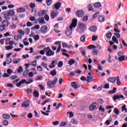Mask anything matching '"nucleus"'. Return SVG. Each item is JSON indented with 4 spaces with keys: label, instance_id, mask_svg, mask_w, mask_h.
Masks as SVG:
<instances>
[{
    "label": "nucleus",
    "instance_id": "1",
    "mask_svg": "<svg viewBox=\"0 0 127 127\" xmlns=\"http://www.w3.org/2000/svg\"><path fill=\"white\" fill-rule=\"evenodd\" d=\"M76 26H77V19H73L71 24L69 26V28H67V30L65 31V34L67 36H69L72 34V30H73V28H75Z\"/></svg>",
    "mask_w": 127,
    "mask_h": 127
},
{
    "label": "nucleus",
    "instance_id": "2",
    "mask_svg": "<svg viewBox=\"0 0 127 127\" xmlns=\"http://www.w3.org/2000/svg\"><path fill=\"white\" fill-rule=\"evenodd\" d=\"M44 51L46 52V55L48 57H50L51 56H54L55 53L49 47H47L44 49Z\"/></svg>",
    "mask_w": 127,
    "mask_h": 127
},
{
    "label": "nucleus",
    "instance_id": "3",
    "mask_svg": "<svg viewBox=\"0 0 127 127\" xmlns=\"http://www.w3.org/2000/svg\"><path fill=\"white\" fill-rule=\"evenodd\" d=\"M61 5H62L61 2H58L53 6V8L56 9V10H58V9L61 7Z\"/></svg>",
    "mask_w": 127,
    "mask_h": 127
},
{
    "label": "nucleus",
    "instance_id": "4",
    "mask_svg": "<svg viewBox=\"0 0 127 127\" xmlns=\"http://www.w3.org/2000/svg\"><path fill=\"white\" fill-rule=\"evenodd\" d=\"M75 13L77 17H82V16H84V11L82 10H77Z\"/></svg>",
    "mask_w": 127,
    "mask_h": 127
},
{
    "label": "nucleus",
    "instance_id": "5",
    "mask_svg": "<svg viewBox=\"0 0 127 127\" xmlns=\"http://www.w3.org/2000/svg\"><path fill=\"white\" fill-rule=\"evenodd\" d=\"M89 110L91 112H93L94 110H97V103H93L92 105H90L89 107Z\"/></svg>",
    "mask_w": 127,
    "mask_h": 127
},
{
    "label": "nucleus",
    "instance_id": "6",
    "mask_svg": "<svg viewBox=\"0 0 127 127\" xmlns=\"http://www.w3.org/2000/svg\"><path fill=\"white\" fill-rule=\"evenodd\" d=\"M29 100H27L26 102H24L21 104L22 108H28L29 107Z\"/></svg>",
    "mask_w": 127,
    "mask_h": 127
},
{
    "label": "nucleus",
    "instance_id": "7",
    "mask_svg": "<svg viewBox=\"0 0 127 127\" xmlns=\"http://www.w3.org/2000/svg\"><path fill=\"white\" fill-rule=\"evenodd\" d=\"M78 28L80 30L83 31L84 30V28H86V25H85L84 23H80L78 24Z\"/></svg>",
    "mask_w": 127,
    "mask_h": 127
},
{
    "label": "nucleus",
    "instance_id": "8",
    "mask_svg": "<svg viewBox=\"0 0 127 127\" xmlns=\"http://www.w3.org/2000/svg\"><path fill=\"white\" fill-rule=\"evenodd\" d=\"M47 30H48V28L47 27V26H46V25H44V26H42L41 28V31L43 33H45V32H46V31H47Z\"/></svg>",
    "mask_w": 127,
    "mask_h": 127
},
{
    "label": "nucleus",
    "instance_id": "9",
    "mask_svg": "<svg viewBox=\"0 0 127 127\" xmlns=\"http://www.w3.org/2000/svg\"><path fill=\"white\" fill-rule=\"evenodd\" d=\"M48 87L49 88H54V86H55V84L53 82V81L50 80L47 82Z\"/></svg>",
    "mask_w": 127,
    "mask_h": 127
},
{
    "label": "nucleus",
    "instance_id": "10",
    "mask_svg": "<svg viewBox=\"0 0 127 127\" xmlns=\"http://www.w3.org/2000/svg\"><path fill=\"white\" fill-rule=\"evenodd\" d=\"M118 99H124L125 100V97L123 95H115L113 97V100H118Z\"/></svg>",
    "mask_w": 127,
    "mask_h": 127
},
{
    "label": "nucleus",
    "instance_id": "11",
    "mask_svg": "<svg viewBox=\"0 0 127 127\" xmlns=\"http://www.w3.org/2000/svg\"><path fill=\"white\" fill-rule=\"evenodd\" d=\"M57 11H53L51 14V18H52V19H54V18H55L57 16Z\"/></svg>",
    "mask_w": 127,
    "mask_h": 127
},
{
    "label": "nucleus",
    "instance_id": "12",
    "mask_svg": "<svg viewBox=\"0 0 127 127\" xmlns=\"http://www.w3.org/2000/svg\"><path fill=\"white\" fill-rule=\"evenodd\" d=\"M38 20L39 24H45V23H46V22H45L44 20V18L43 17L39 18Z\"/></svg>",
    "mask_w": 127,
    "mask_h": 127
},
{
    "label": "nucleus",
    "instance_id": "13",
    "mask_svg": "<svg viewBox=\"0 0 127 127\" xmlns=\"http://www.w3.org/2000/svg\"><path fill=\"white\" fill-rule=\"evenodd\" d=\"M118 24H115L114 31H115V32H117V33H120V32H121V31L120 30V29H119V28H118Z\"/></svg>",
    "mask_w": 127,
    "mask_h": 127
},
{
    "label": "nucleus",
    "instance_id": "14",
    "mask_svg": "<svg viewBox=\"0 0 127 127\" xmlns=\"http://www.w3.org/2000/svg\"><path fill=\"white\" fill-rule=\"evenodd\" d=\"M80 41L82 43H85L86 42V36L85 35H82L80 38Z\"/></svg>",
    "mask_w": 127,
    "mask_h": 127
},
{
    "label": "nucleus",
    "instance_id": "15",
    "mask_svg": "<svg viewBox=\"0 0 127 127\" xmlns=\"http://www.w3.org/2000/svg\"><path fill=\"white\" fill-rule=\"evenodd\" d=\"M2 24L5 27H7V26H8V24H9V22L7 20H4L2 22Z\"/></svg>",
    "mask_w": 127,
    "mask_h": 127
},
{
    "label": "nucleus",
    "instance_id": "16",
    "mask_svg": "<svg viewBox=\"0 0 127 127\" xmlns=\"http://www.w3.org/2000/svg\"><path fill=\"white\" fill-rule=\"evenodd\" d=\"M56 66V61H54L52 62V63L51 64V65H50L49 67L50 69H52L53 68H55Z\"/></svg>",
    "mask_w": 127,
    "mask_h": 127
},
{
    "label": "nucleus",
    "instance_id": "17",
    "mask_svg": "<svg viewBox=\"0 0 127 127\" xmlns=\"http://www.w3.org/2000/svg\"><path fill=\"white\" fill-rule=\"evenodd\" d=\"M116 80H117V77H109L108 78V81H109V82H111V83H115V82H116Z\"/></svg>",
    "mask_w": 127,
    "mask_h": 127
},
{
    "label": "nucleus",
    "instance_id": "18",
    "mask_svg": "<svg viewBox=\"0 0 127 127\" xmlns=\"http://www.w3.org/2000/svg\"><path fill=\"white\" fill-rule=\"evenodd\" d=\"M77 82H74V81L72 82L71 83V86L72 88H73V89H77L78 85L77 84Z\"/></svg>",
    "mask_w": 127,
    "mask_h": 127
},
{
    "label": "nucleus",
    "instance_id": "19",
    "mask_svg": "<svg viewBox=\"0 0 127 127\" xmlns=\"http://www.w3.org/2000/svg\"><path fill=\"white\" fill-rule=\"evenodd\" d=\"M25 11V8L24 7H20L16 9L17 12H24Z\"/></svg>",
    "mask_w": 127,
    "mask_h": 127
},
{
    "label": "nucleus",
    "instance_id": "20",
    "mask_svg": "<svg viewBox=\"0 0 127 127\" xmlns=\"http://www.w3.org/2000/svg\"><path fill=\"white\" fill-rule=\"evenodd\" d=\"M89 30L92 32H95V31H97V27L92 26L89 28Z\"/></svg>",
    "mask_w": 127,
    "mask_h": 127
},
{
    "label": "nucleus",
    "instance_id": "21",
    "mask_svg": "<svg viewBox=\"0 0 127 127\" xmlns=\"http://www.w3.org/2000/svg\"><path fill=\"white\" fill-rule=\"evenodd\" d=\"M4 18H5V19H10V16L8 12H6L5 13H4Z\"/></svg>",
    "mask_w": 127,
    "mask_h": 127
},
{
    "label": "nucleus",
    "instance_id": "22",
    "mask_svg": "<svg viewBox=\"0 0 127 127\" xmlns=\"http://www.w3.org/2000/svg\"><path fill=\"white\" fill-rule=\"evenodd\" d=\"M99 22H104L105 21V16L101 15L98 17Z\"/></svg>",
    "mask_w": 127,
    "mask_h": 127
},
{
    "label": "nucleus",
    "instance_id": "23",
    "mask_svg": "<svg viewBox=\"0 0 127 127\" xmlns=\"http://www.w3.org/2000/svg\"><path fill=\"white\" fill-rule=\"evenodd\" d=\"M86 82H87V83H91V82H93V77L87 76L86 77Z\"/></svg>",
    "mask_w": 127,
    "mask_h": 127
},
{
    "label": "nucleus",
    "instance_id": "24",
    "mask_svg": "<svg viewBox=\"0 0 127 127\" xmlns=\"http://www.w3.org/2000/svg\"><path fill=\"white\" fill-rule=\"evenodd\" d=\"M46 13V11L45 10H41L38 12V16H42L44 15V14Z\"/></svg>",
    "mask_w": 127,
    "mask_h": 127
},
{
    "label": "nucleus",
    "instance_id": "25",
    "mask_svg": "<svg viewBox=\"0 0 127 127\" xmlns=\"http://www.w3.org/2000/svg\"><path fill=\"white\" fill-rule=\"evenodd\" d=\"M14 39H15V40H16V41H18L19 39H21V35H18L14 36Z\"/></svg>",
    "mask_w": 127,
    "mask_h": 127
},
{
    "label": "nucleus",
    "instance_id": "26",
    "mask_svg": "<svg viewBox=\"0 0 127 127\" xmlns=\"http://www.w3.org/2000/svg\"><path fill=\"white\" fill-rule=\"evenodd\" d=\"M7 12H8V13L10 15V16H12L13 15H14V14H15V13L14 12V10H9Z\"/></svg>",
    "mask_w": 127,
    "mask_h": 127
},
{
    "label": "nucleus",
    "instance_id": "27",
    "mask_svg": "<svg viewBox=\"0 0 127 127\" xmlns=\"http://www.w3.org/2000/svg\"><path fill=\"white\" fill-rule=\"evenodd\" d=\"M94 7L98 8H100V6H102V4H101V3L97 2L94 4Z\"/></svg>",
    "mask_w": 127,
    "mask_h": 127
},
{
    "label": "nucleus",
    "instance_id": "28",
    "mask_svg": "<svg viewBox=\"0 0 127 127\" xmlns=\"http://www.w3.org/2000/svg\"><path fill=\"white\" fill-rule=\"evenodd\" d=\"M34 97L35 98H38L39 97V93L37 90H35L33 92Z\"/></svg>",
    "mask_w": 127,
    "mask_h": 127
},
{
    "label": "nucleus",
    "instance_id": "29",
    "mask_svg": "<svg viewBox=\"0 0 127 127\" xmlns=\"http://www.w3.org/2000/svg\"><path fill=\"white\" fill-rule=\"evenodd\" d=\"M41 66L46 69L47 71H49V69L47 68V64H45L44 63H42L41 64Z\"/></svg>",
    "mask_w": 127,
    "mask_h": 127
},
{
    "label": "nucleus",
    "instance_id": "30",
    "mask_svg": "<svg viewBox=\"0 0 127 127\" xmlns=\"http://www.w3.org/2000/svg\"><path fill=\"white\" fill-rule=\"evenodd\" d=\"M2 117L3 119L7 120V119H9V118H10V116L7 114H4L2 115Z\"/></svg>",
    "mask_w": 127,
    "mask_h": 127
},
{
    "label": "nucleus",
    "instance_id": "31",
    "mask_svg": "<svg viewBox=\"0 0 127 127\" xmlns=\"http://www.w3.org/2000/svg\"><path fill=\"white\" fill-rule=\"evenodd\" d=\"M70 123H71L72 125H78V121L76 120V119H71L70 121Z\"/></svg>",
    "mask_w": 127,
    "mask_h": 127
},
{
    "label": "nucleus",
    "instance_id": "32",
    "mask_svg": "<svg viewBox=\"0 0 127 127\" xmlns=\"http://www.w3.org/2000/svg\"><path fill=\"white\" fill-rule=\"evenodd\" d=\"M112 40L115 42V43H116V44H119V41L118 40V39L116 38L115 36H113L112 37Z\"/></svg>",
    "mask_w": 127,
    "mask_h": 127
},
{
    "label": "nucleus",
    "instance_id": "33",
    "mask_svg": "<svg viewBox=\"0 0 127 127\" xmlns=\"http://www.w3.org/2000/svg\"><path fill=\"white\" fill-rule=\"evenodd\" d=\"M17 32L19 34H20V35H24V31L21 30V29H18Z\"/></svg>",
    "mask_w": 127,
    "mask_h": 127
},
{
    "label": "nucleus",
    "instance_id": "34",
    "mask_svg": "<svg viewBox=\"0 0 127 127\" xmlns=\"http://www.w3.org/2000/svg\"><path fill=\"white\" fill-rule=\"evenodd\" d=\"M73 64H75V60L74 59H70L68 61V65H72Z\"/></svg>",
    "mask_w": 127,
    "mask_h": 127
},
{
    "label": "nucleus",
    "instance_id": "35",
    "mask_svg": "<svg viewBox=\"0 0 127 127\" xmlns=\"http://www.w3.org/2000/svg\"><path fill=\"white\" fill-rule=\"evenodd\" d=\"M6 64H10V63H11V62H12V60H11V59L10 58H7L6 59Z\"/></svg>",
    "mask_w": 127,
    "mask_h": 127
},
{
    "label": "nucleus",
    "instance_id": "36",
    "mask_svg": "<svg viewBox=\"0 0 127 127\" xmlns=\"http://www.w3.org/2000/svg\"><path fill=\"white\" fill-rule=\"evenodd\" d=\"M116 80H117V84L118 86H121V84H122V83L121 82V81L120 80V77H119V76H117L116 77Z\"/></svg>",
    "mask_w": 127,
    "mask_h": 127
},
{
    "label": "nucleus",
    "instance_id": "37",
    "mask_svg": "<svg viewBox=\"0 0 127 127\" xmlns=\"http://www.w3.org/2000/svg\"><path fill=\"white\" fill-rule=\"evenodd\" d=\"M87 8L88 9L89 11H93V6H92L91 4L87 5Z\"/></svg>",
    "mask_w": 127,
    "mask_h": 127
},
{
    "label": "nucleus",
    "instance_id": "38",
    "mask_svg": "<svg viewBox=\"0 0 127 127\" xmlns=\"http://www.w3.org/2000/svg\"><path fill=\"white\" fill-rule=\"evenodd\" d=\"M117 92V88H114L113 90H110L109 91V94H115Z\"/></svg>",
    "mask_w": 127,
    "mask_h": 127
},
{
    "label": "nucleus",
    "instance_id": "39",
    "mask_svg": "<svg viewBox=\"0 0 127 127\" xmlns=\"http://www.w3.org/2000/svg\"><path fill=\"white\" fill-rule=\"evenodd\" d=\"M87 48H88V49H96L97 47H96V46L94 45H90L87 46Z\"/></svg>",
    "mask_w": 127,
    "mask_h": 127
},
{
    "label": "nucleus",
    "instance_id": "40",
    "mask_svg": "<svg viewBox=\"0 0 127 127\" xmlns=\"http://www.w3.org/2000/svg\"><path fill=\"white\" fill-rule=\"evenodd\" d=\"M50 74L52 76H56V75L57 74V71H56V70H53L51 71Z\"/></svg>",
    "mask_w": 127,
    "mask_h": 127
},
{
    "label": "nucleus",
    "instance_id": "41",
    "mask_svg": "<svg viewBox=\"0 0 127 127\" xmlns=\"http://www.w3.org/2000/svg\"><path fill=\"white\" fill-rule=\"evenodd\" d=\"M125 58H126V57L125 56L120 57L118 58V60L120 62H123V61H124V60H125Z\"/></svg>",
    "mask_w": 127,
    "mask_h": 127
},
{
    "label": "nucleus",
    "instance_id": "42",
    "mask_svg": "<svg viewBox=\"0 0 127 127\" xmlns=\"http://www.w3.org/2000/svg\"><path fill=\"white\" fill-rule=\"evenodd\" d=\"M23 72V68L22 66H19L18 69V73H22Z\"/></svg>",
    "mask_w": 127,
    "mask_h": 127
},
{
    "label": "nucleus",
    "instance_id": "43",
    "mask_svg": "<svg viewBox=\"0 0 127 127\" xmlns=\"http://www.w3.org/2000/svg\"><path fill=\"white\" fill-rule=\"evenodd\" d=\"M6 50H11L12 48H13V46H7L5 47Z\"/></svg>",
    "mask_w": 127,
    "mask_h": 127
},
{
    "label": "nucleus",
    "instance_id": "44",
    "mask_svg": "<svg viewBox=\"0 0 127 127\" xmlns=\"http://www.w3.org/2000/svg\"><path fill=\"white\" fill-rule=\"evenodd\" d=\"M30 65H31V66H33V67H36V66H37V61L36 60L34 61L32 64Z\"/></svg>",
    "mask_w": 127,
    "mask_h": 127
},
{
    "label": "nucleus",
    "instance_id": "45",
    "mask_svg": "<svg viewBox=\"0 0 127 127\" xmlns=\"http://www.w3.org/2000/svg\"><path fill=\"white\" fill-rule=\"evenodd\" d=\"M98 53L99 51H98V50L94 49L92 51V54L93 55H98Z\"/></svg>",
    "mask_w": 127,
    "mask_h": 127
},
{
    "label": "nucleus",
    "instance_id": "46",
    "mask_svg": "<svg viewBox=\"0 0 127 127\" xmlns=\"http://www.w3.org/2000/svg\"><path fill=\"white\" fill-rule=\"evenodd\" d=\"M98 39V35L92 36V41H96Z\"/></svg>",
    "mask_w": 127,
    "mask_h": 127
},
{
    "label": "nucleus",
    "instance_id": "47",
    "mask_svg": "<svg viewBox=\"0 0 127 127\" xmlns=\"http://www.w3.org/2000/svg\"><path fill=\"white\" fill-rule=\"evenodd\" d=\"M2 124H3V125L4 126V127H6V126H8V121L3 120Z\"/></svg>",
    "mask_w": 127,
    "mask_h": 127
},
{
    "label": "nucleus",
    "instance_id": "48",
    "mask_svg": "<svg viewBox=\"0 0 127 127\" xmlns=\"http://www.w3.org/2000/svg\"><path fill=\"white\" fill-rule=\"evenodd\" d=\"M106 37L108 39H110L111 37H112V33L111 32H109L106 34Z\"/></svg>",
    "mask_w": 127,
    "mask_h": 127
},
{
    "label": "nucleus",
    "instance_id": "49",
    "mask_svg": "<svg viewBox=\"0 0 127 127\" xmlns=\"http://www.w3.org/2000/svg\"><path fill=\"white\" fill-rule=\"evenodd\" d=\"M122 112H124V111H125V113H127V107H126V105L122 106Z\"/></svg>",
    "mask_w": 127,
    "mask_h": 127
},
{
    "label": "nucleus",
    "instance_id": "50",
    "mask_svg": "<svg viewBox=\"0 0 127 127\" xmlns=\"http://www.w3.org/2000/svg\"><path fill=\"white\" fill-rule=\"evenodd\" d=\"M33 38L34 40H35L36 41H37V40H39V38H40L39 35H34L33 36Z\"/></svg>",
    "mask_w": 127,
    "mask_h": 127
},
{
    "label": "nucleus",
    "instance_id": "51",
    "mask_svg": "<svg viewBox=\"0 0 127 127\" xmlns=\"http://www.w3.org/2000/svg\"><path fill=\"white\" fill-rule=\"evenodd\" d=\"M36 81H39L41 80H42V76L41 75H39L37 76L35 78Z\"/></svg>",
    "mask_w": 127,
    "mask_h": 127
},
{
    "label": "nucleus",
    "instance_id": "52",
    "mask_svg": "<svg viewBox=\"0 0 127 127\" xmlns=\"http://www.w3.org/2000/svg\"><path fill=\"white\" fill-rule=\"evenodd\" d=\"M100 15V12H96L93 16V18H96V17H98Z\"/></svg>",
    "mask_w": 127,
    "mask_h": 127
},
{
    "label": "nucleus",
    "instance_id": "53",
    "mask_svg": "<svg viewBox=\"0 0 127 127\" xmlns=\"http://www.w3.org/2000/svg\"><path fill=\"white\" fill-rule=\"evenodd\" d=\"M14 16H13L12 17V19L13 20V21H16V20H17V19H18V17H17V16L16 15H13Z\"/></svg>",
    "mask_w": 127,
    "mask_h": 127
},
{
    "label": "nucleus",
    "instance_id": "54",
    "mask_svg": "<svg viewBox=\"0 0 127 127\" xmlns=\"http://www.w3.org/2000/svg\"><path fill=\"white\" fill-rule=\"evenodd\" d=\"M47 5L49 6L52 3V0H46Z\"/></svg>",
    "mask_w": 127,
    "mask_h": 127
},
{
    "label": "nucleus",
    "instance_id": "55",
    "mask_svg": "<svg viewBox=\"0 0 127 127\" xmlns=\"http://www.w3.org/2000/svg\"><path fill=\"white\" fill-rule=\"evenodd\" d=\"M3 30H5V27L3 25H0V31H3Z\"/></svg>",
    "mask_w": 127,
    "mask_h": 127
},
{
    "label": "nucleus",
    "instance_id": "56",
    "mask_svg": "<svg viewBox=\"0 0 127 127\" xmlns=\"http://www.w3.org/2000/svg\"><path fill=\"white\" fill-rule=\"evenodd\" d=\"M28 94H30L32 93V89L31 88H27V90L25 91Z\"/></svg>",
    "mask_w": 127,
    "mask_h": 127
},
{
    "label": "nucleus",
    "instance_id": "57",
    "mask_svg": "<svg viewBox=\"0 0 127 127\" xmlns=\"http://www.w3.org/2000/svg\"><path fill=\"white\" fill-rule=\"evenodd\" d=\"M20 60V59H17L16 61L13 62V64H18V63H19Z\"/></svg>",
    "mask_w": 127,
    "mask_h": 127
},
{
    "label": "nucleus",
    "instance_id": "58",
    "mask_svg": "<svg viewBox=\"0 0 127 127\" xmlns=\"http://www.w3.org/2000/svg\"><path fill=\"white\" fill-rule=\"evenodd\" d=\"M37 69L39 72H41L43 70V68H42V67L40 65L38 66L37 67Z\"/></svg>",
    "mask_w": 127,
    "mask_h": 127
},
{
    "label": "nucleus",
    "instance_id": "59",
    "mask_svg": "<svg viewBox=\"0 0 127 127\" xmlns=\"http://www.w3.org/2000/svg\"><path fill=\"white\" fill-rule=\"evenodd\" d=\"M62 66H63V62H59V64H58V66L59 67V68H61L62 67Z\"/></svg>",
    "mask_w": 127,
    "mask_h": 127
},
{
    "label": "nucleus",
    "instance_id": "60",
    "mask_svg": "<svg viewBox=\"0 0 127 127\" xmlns=\"http://www.w3.org/2000/svg\"><path fill=\"white\" fill-rule=\"evenodd\" d=\"M67 114H69V118H73V117H74V114H73V112H67Z\"/></svg>",
    "mask_w": 127,
    "mask_h": 127
},
{
    "label": "nucleus",
    "instance_id": "61",
    "mask_svg": "<svg viewBox=\"0 0 127 127\" xmlns=\"http://www.w3.org/2000/svg\"><path fill=\"white\" fill-rule=\"evenodd\" d=\"M99 111H101V112H105V108L102 106V105H100L99 108Z\"/></svg>",
    "mask_w": 127,
    "mask_h": 127
},
{
    "label": "nucleus",
    "instance_id": "62",
    "mask_svg": "<svg viewBox=\"0 0 127 127\" xmlns=\"http://www.w3.org/2000/svg\"><path fill=\"white\" fill-rule=\"evenodd\" d=\"M16 78H17V75H12V76H10V79L11 80H14V79H16Z\"/></svg>",
    "mask_w": 127,
    "mask_h": 127
},
{
    "label": "nucleus",
    "instance_id": "63",
    "mask_svg": "<svg viewBox=\"0 0 127 127\" xmlns=\"http://www.w3.org/2000/svg\"><path fill=\"white\" fill-rule=\"evenodd\" d=\"M30 7H31L32 9L34 8L35 7V3H31L30 4Z\"/></svg>",
    "mask_w": 127,
    "mask_h": 127
},
{
    "label": "nucleus",
    "instance_id": "64",
    "mask_svg": "<svg viewBox=\"0 0 127 127\" xmlns=\"http://www.w3.org/2000/svg\"><path fill=\"white\" fill-rule=\"evenodd\" d=\"M44 18L47 21H49V16L48 15H45Z\"/></svg>",
    "mask_w": 127,
    "mask_h": 127
}]
</instances>
